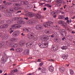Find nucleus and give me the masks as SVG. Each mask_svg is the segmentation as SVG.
<instances>
[{
    "mask_svg": "<svg viewBox=\"0 0 75 75\" xmlns=\"http://www.w3.org/2000/svg\"><path fill=\"white\" fill-rule=\"evenodd\" d=\"M18 46V45H17V44L16 43L14 44V48H16Z\"/></svg>",
    "mask_w": 75,
    "mask_h": 75,
    "instance_id": "35",
    "label": "nucleus"
},
{
    "mask_svg": "<svg viewBox=\"0 0 75 75\" xmlns=\"http://www.w3.org/2000/svg\"><path fill=\"white\" fill-rule=\"evenodd\" d=\"M32 43H27L26 44V47L27 48H30V47H32L33 45H32Z\"/></svg>",
    "mask_w": 75,
    "mask_h": 75,
    "instance_id": "10",
    "label": "nucleus"
},
{
    "mask_svg": "<svg viewBox=\"0 0 75 75\" xmlns=\"http://www.w3.org/2000/svg\"><path fill=\"white\" fill-rule=\"evenodd\" d=\"M10 50H12V51H14V49L13 48H11V49H10Z\"/></svg>",
    "mask_w": 75,
    "mask_h": 75,
    "instance_id": "48",
    "label": "nucleus"
},
{
    "mask_svg": "<svg viewBox=\"0 0 75 75\" xmlns=\"http://www.w3.org/2000/svg\"><path fill=\"white\" fill-rule=\"evenodd\" d=\"M43 64H44V63H40V66H42V65H43Z\"/></svg>",
    "mask_w": 75,
    "mask_h": 75,
    "instance_id": "44",
    "label": "nucleus"
},
{
    "mask_svg": "<svg viewBox=\"0 0 75 75\" xmlns=\"http://www.w3.org/2000/svg\"><path fill=\"white\" fill-rule=\"evenodd\" d=\"M56 28L57 30H60V27L57 25L56 26Z\"/></svg>",
    "mask_w": 75,
    "mask_h": 75,
    "instance_id": "33",
    "label": "nucleus"
},
{
    "mask_svg": "<svg viewBox=\"0 0 75 75\" xmlns=\"http://www.w3.org/2000/svg\"><path fill=\"white\" fill-rule=\"evenodd\" d=\"M65 20H68V17H66L65 18Z\"/></svg>",
    "mask_w": 75,
    "mask_h": 75,
    "instance_id": "46",
    "label": "nucleus"
},
{
    "mask_svg": "<svg viewBox=\"0 0 75 75\" xmlns=\"http://www.w3.org/2000/svg\"><path fill=\"white\" fill-rule=\"evenodd\" d=\"M3 8H4V7H3V6L0 5V10H3Z\"/></svg>",
    "mask_w": 75,
    "mask_h": 75,
    "instance_id": "36",
    "label": "nucleus"
},
{
    "mask_svg": "<svg viewBox=\"0 0 75 75\" xmlns=\"http://www.w3.org/2000/svg\"><path fill=\"white\" fill-rule=\"evenodd\" d=\"M44 27H47V25H44Z\"/></svg>",
    "mask_w": 75,
    "mask_h": 75,
    "instance_id": "57",
    "label": "nucleus"
},
{
    "mask_svg": "<svg viewBox=\"0 0 75 75\" xmlns=\"http://www.w3.org/2000/svg\"><path fill=\"white\" fill-rule=\"evenodd\" d=\"M75 18V16H74L73 17V18H72V19H74V18Z\"/></svg>",
    "mask_w": 75,
    "mask_h": 75,
    "instance_id": "60",
    "label": "nucleus"
},
{
    "mask_svg": "<svg viewBox=\"0 0 75 75\" xmlns=\"http://www.w3.org/2000/svg\"><path fill=\"white\" fill-rule=\"evenodd\" d=\"M45 4V3H41V4H40V5H43V4Z\"/></svg>",
    "mask_w": 75,
    "mask_h": 75,
    "instance_id": "55",
    "label": "nucleus"
},
{
    "mask_svg": "<svg viewBox=\"0 0 75 75\" xmlns=\"http://www.w3.org/2000/svg\"><path fill=\"white\" fill-rule=\"evenodd\" d=\"M67 58H68V54L64 53L63 55L62 58L63 59H67Z\"/></svg>",
    "mask_w": 75,
    "mask_h": 75,
    "instance_id": "11",
    "label": "nucleus"
},
{
    "mask_svg": "<svg viewBox=\"0 0 75 75\" xmlns=\"http://www.w3.org/2000/svg\"><path fill=\"white\" fill-rule=\"evenodd\" d=\"M20 19L21 20V18L16 17L13 19V21H20Z\"/></svg>",
    "mask_w": 75,
    "mask_h": 75,
    "instance_id": "17",
    "label": "nucleus"
},
{
    "mask_svg": "<svg viewBox=\"0 0 75 75\" xmlns=\"http://www.w3.org/2000/svg\"><path fill=\"white\" fill-rule=\"evenodd\" d=\"M48 61H50V62H51L52 61V62H54V60L52 59H49L48 60Z\"/></svg>",
    "mask_w": 75,
    "mask_h": 75,
    "instance_id": "41",
    "label": "nucleus"
},
{
    "mask_svg": "<svg viewBox=\"0 0 75 75\" xmlns=\"http://www.w3.org/2000/svg\"><path fill=\"white\" fill-rule=\"evenodd\" d=\"M23 31L24 32H25V33H30V32H31V28H26L25 29H23Z\"/></svg>",
    "mask_w": 75,
    "mask_h": 75,
    "instance_id": "8",
    "label": "nucleus"
},
{
    "mask_svg": "<svg viewBox=\"0 0 75 75\" xmlns=\"http://www.w3.org/2000/svg\"><path fill=\"white\" fill-rule=\"evenodd\" d=\"M24 18V19H25V20H27L28 19V18L25 17Z\"/></svg>",
    "mask_w": 75,
    "mask_h": 75,
    "instance_id": "50",
    "label": "nucleus"
},
{
    "mask_svg": "<svg viewBox=\"0 0 75 75\" xmlns=\"http://www.w3.org/2000/svg\"><path fill=\"white\" fill-rule=\"evenodd\" d=\"M19 44L21 46H23L25 44V42H23V41H21L20 42Z\"/></svg>",
    "mask_w": 75,
    "mask_h": 75,
    "instance_id": "22",
    "label": "nucleus"
},
{
    "mask_svg": "<svg viewBox=\"0 0 75 75\" xmlns=\"http://www.w3.org/2000/svg\"><path fill=\"white\" fill-rule=\"evenodd\" d=\"M28 38L32 41H36L37 40V36L33 33H30L28 36Z\"/></svg>",
    "mask_w": 75,
    "mask_h": 75,
    "instance_id": "1",
    "label": "nucleus"
},
{
    "mask_svg": "<svg viewBox=\"0 0 75 75\" xmlns=\"http://www.w3.org/2000/svg\"><path fill=\"white\" fill-rule=\"evenodd\" d=\"M61 48L62 50H67V47L66 46H63L61 47Z\"/></svg>",
    "mask_w": 75,
    "mask_h": 75,
    "instance_id": "27",
    "label": "nucleus"
},
{
    "mask_svg": "<svg viewBox=\"0 0 75 75\" xmlns=\"http://www.w3.org/2000/svg\"><path fill=\"white\" fill-rule=\"evenodd\" d=\"M53 23H54V22H52L51 21H48L47 23V27L48 28H50V27H51V25H50V24H53Z\"/></svg>",
    "mask_w": 75,
    "mask_h": 75,
    "instance_id": "9",
    "label": "nucleus"
},
{
    "mask_svg": "<svg viewBox=\"0 0 75 75\" xmlns=\"http://www.w3.org/2000/svg\"><path fill=\"white\" fill-rule=\"evenodd\" d=\"M57 17V16L56 15H55V16H53L54 18H55V17Z\"/></svg>",
    "mask_w": 75,
    "mask_h": 75,
    "instance_id": "58",
    "label": "nucleus"
},
{
    "mask_svg": "<svg viewBox=\"0 0 75 75\" xmlns=\"http://www.w3.org/2000/svg\"><path fill=\"white\" fill-rule=\"evenodd\" d=\"M45 6H47V7H51V6L50 5V4H46L45 5Z\"/></svg>",
    "mask_w": 75,
    "mask_h": 75,
    "instance_id": "31",
    "label": "nucleus"
},
{
    "mask_svg": "<svg viewBox=\"0 0 75 75\" xmlns=\"http://www.w3.org/2000/svg\"><path fill=\"white\" fill-rule=\"evenodd\" d=\"M69 21L68 20L67 21V23H68V24H69Z\"/></svg>",
    "mask_w": 75,
    "mask_h": 75,
    "instance_id": "54",
    "label": "nucleus"
},
{
    "mask_svg": "<svg viewBox=\"0 0 75 75\" xmlns=\"http://www.w3.org/2000/svg\"><path fill=\"white\" fill-rule=\"evenodd\" d=\"M18 13H21V11H18Z\"/></svg>",
    "mask_w": 75,
    "mask_h": 75,
    "instance_id": "61",
    "label": "nucleus"
},
{
    "mask_svg": "<svg viewBox=\"0 0 75 75\" xmlns=\"http://www.w3.org/2000/svg\"><path fill=\"white\" fill-rule=\"evenodd\" d=\"M4 38L5 40H7V38H8V35H4Z\"/></svg>",
    "mask_w": 75,
    "mask_h": 75,
    "instance_id": "30",
    "label": "nucleus"
},
{
    "mask_svg": "<svg viewBox=\"0 0 75 75\" xmlns=\"http://www.w3.org/2000/svg\"><path fill=\"white\" fill-rule=\"evenodd\" d=\"M32 75V74H31V73H30L28 74V75Z\"/></svg>",
    "mask_w": 75,
    "mask_h": 75,
    "instance_id": "64",
    "label": "nucleus"
},
{
    "mask_svg": "<svg viewBox=\"0 0 75 75\" xmlns=\"http://www.w3.org/2000/svg\"><path fill=\"white\" fill-rule=\"evenodd\" d=\"M38 69L39 70H41V68L40 67L39 68H38Z\"/></svg>",
    "mask_w": 75,
    "mask_h": 75,
    "instance_id": "63",
    "label": "nucleus"
},
{
    "mask_svg": "<svg viewBox=\"0 0 75 75\" xmlns=\"http://www.w3.org/2000/svg\"><path fill=\"white\" fill-rule=\"evenodd\" d=\"M69 71L70 74L71 75H73L74 74V72L73 71V70L72 69H69Z\"/></svg>",
    "mask_w": 75,
    "mask_h": 75,
    "instance_id": "19",
    "label": "nucleus"
},
{
    "mask_svg": "<svg viewBox=\"0 0 75 75\" xmlns=\"http://www.w3.org/2000/svg\"><path fill=\"white\" fill-rule=\"evenodd\" d=\"M28 16L29 17H33L34 16V14L33 13H29L28 14Z\"/></svg>",
    "mask_w": 75,
    "mask_h": 75,
    "instance_id": "13",
    "label": "nucleus"
},
{
    "mask_svg": "<svg viewBox=\"0 0 75 75\" xmlns=\"http://www.w3.org/2000/svg\"><path fill=\"white\" fill-rule=\"evenodd\" d=\"M14 32V30H11L10 32V33L11 34H12V33H13Z\"/></svg>",
    "mask_w": 75,
    "mask_h": 75,
    "instance_id": "49",
    "label": "nucleus"
},
{
    "mask_svg": "<svg viewBox=\"0 0 75 75\" xmlns=\"http://www.w3.org/2000/svg\"><path fill=\"white\" fill-rule=\"evenodd\" d=\"M55 1H56V3L58 4H59V3H61L62 2L61 0H55Z\"/></svg>",
    "mask_w": 75,
    "mask_h": 75,
    "instance_id": "28",
    "label": "nucleus"
},
{
    "mask_svg": "<svg viewBox=\"0 0 75 75\" xmlns=\"http://www.w3.org/2000/svg\"><path fill=\"white\" fill-rule=\"evenodd\" d=\"M36 17L37 18H41V16L39 14H37L36 16Z\"/></svg>",
    "mask_w": 75,
    "mask_h": 75,
    "instance_id": "29",
    "label": "nucleus"
},
{
    "mask_svg": "<svg viewBox=\"0 0 75 75\" xmlns=\"http://www.w3.org/2000/svg\"><path fill=\"white\" fill-rule=\"evenodd\" d=\"M17 23L19 24H24V21H21L20 20L17 22Z\"/></svg>",
    "mask_w": 75,
    "mask_h": 75,
    "instance_id": "21",
    "label": "nucleus"
},
{
    "mask_svg": "<svg viewBox=\"0 0 75 75\" xmlns=\"http://www.w3.org/2000/svg\"><path fill=\"white\" fill-rule=\"evenodd\" d=\"M11 40L13 42H16L17 40L16 38H13L11 39Z\"/></svg>",
    "mask_w": 75,
    "mask_h": 75,
    "instance_id": "25",
    "label": "nucleus"
},
{
    "mask_svg": "<svg viewBox=\"0 0 75 75\" xmlns=\"http://www.w3.org/2000/svg\"><path fill=\"white\" fill-rule=\"evenodd\" d=\"M13 70L14 71V72H16L18 71V70L17 69H16L15 70Z\"/></svg>",
    "mask_w": 75,
    "mask_h": 75,
    "instance_id": "43",
    "label": "nucleus"
},
{
    "mask_svg": "<svg viewBox=\"0 0 75 75\" xmlns=\"http://www.w3.org/2000/svg\"><path fill=\"white\" fill-rule=\"evenodd\" d=\"M57 46H54L53 47L54 50H56L57 49Z\"/></svg>",
    "mask_w": 75,
    "mask_h": 75,
    "instance_id": "37",
    "label": "nucleus"
},
{
    "mask_svg": "<svg viewBox=\"0 0 75 75\" xmlns=\"http://www.w3.org/2000/svg\"><path fill=\"white\" fill-rule=\"evenodd\" d=\"M41 60L40 59H38V61H37V62H41Z\"/></svg>",
    "mask_w": 75,
    "mask_h": 75,
    "instance_id": "45",
    "label": "nucleus"
},
{
    "mask_svg": "<svg viewBox=\"0 0 75 75\" xmlns=\"http://www.w3.org/2000/svg\"><path fill=\"white\" fill-rule=\"evenodd\" d=\"M61 13H62V14H64V12H61Z\"/></svg>",
    "mask_w": 75,
    "mask_h": 75,
    "instance_id": "59",
    "label": "nucleus"
},
{
    "mask_svg": "<svg viewBox=\"0 0 75 75\" xmlns=\"http://www.w3.org/2000/svg\"><path fill=\"white\" fill-rule=\"evenodd\" d=\"M54 67H52V66H50L49 67V70L50 71V72H52L54 71Z\"/></svg>",
    "mask_w": 75,
    "mask_h": 75,
    "instance_id": "12",
    "label": "nucleus"
},
{
    "mask_svg": "<svg viewBox=\"0 0 75 75\" xmlns=\"http://www.w3.org/2000/svg\"><path fill=\"white\" fill-rule=\"evenodd\" d=\"M2 72H3V71L0 70V74H1Z\"/></svg>",
    "mask_w": 75,
    "mask_h": 75,
    "instance_id": "56",
    "label": "nucleus"
},
{
    "mask_svg": "<svg viewBox=\"0 0 75 75\" xmlns=\"http://www.w3.org/2000/svg\"><path fill=\"white\" fill-rule=\"evenodd\" d=\"M36 28L37 30H42V29L43 28H42V27H41V26L40 25H38L36 26Z\"/></svg>",
    "mask_w": 75,
    "mask_h": 75,
    "instance_id": "16",
    "label": "nucleus"
},
{
    "mask_svg": "<svg viewBox=\"0 0 75 75\" xmlns=\"http://www.w3.org/2000/svg\"><path fill=\"white\" fill-rule=\"evenodd\" d=\"M59 24L62 25L63 27H66L67 26V24L65 23V22L63 21H60L59 22Z\"/></svg>",
    "mask_w": 75,
    "mask_h": 75,
    "instance_id": "5",
    "label": "nucleus"
},
{
    "mask_svg": "<svg viewBox=\"0 0 75 75\" xmlns=\"http://www.w3.org/2000/svg\"><path fill=\"white\" fill-rule=\"evenodd\" d=\"M59 70L61 72H63L64 71V68L63 67H60L59 68Z\"/></svg>",
    "mask_w": 75,
    "mask_h": 75,
    "instance_id": "20",
    "label": "nucleus"
},
{
    "mask_svg": "<svg viewBox=\"0 0 75 75\" xmlns=\"http://www.w3.org/2000/svg\"><path fill=\"white\" fill-rule=\"evenodd\" d=\"M47 10V8L45 7L44 8V11H45Z\"/></svg>",
    "mask_w": 75,
    "mask_h": 75,
    "instance_id": "52",
    "label": "nucleus"
},
{
    "mask_svg": "<svg viewBox=\"0 0 75 75\" xmlns=\"http://www.w3.org/2000/svg\"><path fill=\"white\" fill-rule=\"evenodd\" d=\"M54 34L56 35V36H57V35H58V33H57V32H56L54 33Z\"/></svg>",
    "mask_w": 75,
    "mask_h": 75,
    "instance_id": "47",
    "label": "nucleus"
},
{
    "mask_svg": "<svg viewBox=\"0 0 75 75\" xmlns=\"http://www.w3.org/2000/svg\"><path fill=\"white\" fill-rule=\"evenodd\" d=\"M45 71H46L45 68L44 67H43L41 71L43 73H45Z\"/></svg>",
    "mask_w": 75,
    "mask_h": 75,
    "instance_id": "24",
    "label": "nucleus"
},
{
    "mask_svg": "<svg viewBox=\"0 0 75 75\" xmlns=\"http://www.w3.org/2000/svg\"><path fill=\"white\" fill-rule=\"evenodd\" d=\"M7 11L8 13H13V12H15V11H14L13 10H7Z\"/></svg>",
    "mask_w": 75,
    "mask_h": 75,
    "instance_id": "23",
    "label": "nucleus"
},
{
    "mask_svg": "<svg viewBox=\"0 0 75 75\" xmlns=\"http://www.w3.org/2000/svg\"><path fill=\"white\" fill-rule=\"evenodd\" d=\"M23 50L21 48H18L15 49L16 51V52H23Z\"/></svg>",
    "mask_w": 75,
    "mask_h": 75,
    "instance_id": "7",
    "label": "nucleus"
},
{
    "mask_svg": "<svg viewBox=\"0 0 75 75\" xmlns=\"http://www.w3.org/2000/svg\"><path fill=\"white\" fill-rule=\"evenodd\" d=\"M21 35H22V36H24L25 35L24 34V33H21Z\"/></svg>",
    "mask_w": 75,
    "mask_h": 75,
    "instance_id": "53",
    "label": "nucleus"
},
{
    "mask_svg": "<svg viewBox=\"0 0 75 75\" xmlns=\"http://www.w3.org/2000/svg\"><path fill=\"white\" fill-rule=\"evenodd\" d=\"M47 45V44L46 43V42H42L39 44V45L41 48H46V47L45 46H46V45Z\"/></svg>",
    "mask_w": 75,
    "mask_h": 75,
    "instance_id": "3",
    "label": "nucleus"
},
{
    "mask_svg": "<svg viewBox=\"0 0 75 75\" xmlns=\"http://www.w3.org/2000/svg\"><path fill=\"white\" fill-rule=\"evenodd\" d=\"M11 74H14V70H12L11 71Z\"/></svg>",
    "mask_w": 75,
    "mask_h": 75,
    "instance_id": "42",
    "label": "nucleus"
},
{
    "mask_svg": "<svg viewBox=\"0 0 75 75\" xmlns=\"http://www.w3.org/2000/svg\"><path fill=\"white\" fill-rule=\"evenodd\" d=\"M51 14L52 16L55 15V12H51Z\"/></svg>",
    "mask_w": 75,
    "mask_h": 75,
    "instance_id": "38",
    "label": "nucleus"
},
{
    "mask_svg": "<svg viewBox=\"0 0 75 75\" xmlns=\"http://www.w3.org/2000/svg\"><path fill=\"white\" fill-rule=\"evenodd\" d=\"M8 26V25L5 24L3 25H2L1 26V28H7Z\"/></svg>",
    "mask_w": 75,
    "mask_h": 75,
    "instance_id": "14",
    "label": "nucleus"
},
{
    "mask_svg": "<svg viewBox=\"0 0 75 75\" xmlns=\"http://www.w3.org/2000/svg\"><path fill=\"white\" fill-rule=\"evenodd\" d=\"M19 34H20L19 31H16L12 34V35L14 37H16V36H18Z\"/></svg>",
    "mask_w": 75,
    "mask_h": 75,
    "instance_id": "6",
    "label": "nucleus"
},
{
    "mask_svg": "<svg viewBox=\"0 0 75 75\" xmlns=\"http://www.w3.org/2000/svg\"><path fill=\"white\" fill-rule=\"evenodd\" d=\"M57 12L58 13H61V11L60 10H57Z\"/></svg>",
    "mask_w": 75,
    "mask_h": 75,
    "instance_id": "51",
    "label": "nucleus"
},
{
    "mask_svg": "<svg viewBox=\"0 0 75 75\" xmlns=\"http://www.w3.org/2000/svg\"><path fill=\"white\" fill-rule=\"evenodd\" d=\"M46 33H49V31H47V32H46Z\"/></svg>",
    "mask_w": 75,
    "mask_h": 75,
    "instance_id": "62",
    "label": "nucleus"
},
{
    "mask_svg": "<svg viewBox=\"0 0 75 75\" xmlns=\"http://www.w3.org/2000/svg\"><path fill=\"white\" fill-rule=\"evenodd\" d=\"M14 44H12L10 45V46L11 47H13V48H14Z\"/></svg>",
    "mask_w": 75,
    "mask_h": 75,
    "instance_id": "40",
    "label": "nucleus"
},
{
    "mask_svg": "<svg viewBox=\"0 0 75 75\" xmlns=\"http://www.w3.org/2000/svg\"><path fill=\"white\" fill-rule=\"evenodd\" d=\"M23 3H24V4H25L27 5L28 4V2L27 1H23Z\"/></svg>",
    "mask_w": 75,
    "mask_h": 75,
    "instance_id": "34",
    "label": "nucleus"
},
{
    "mask_svg": "<svg viewBox=\"0 0 75 75\" xmlns=\"http://www.w3.org/2000/svg\"><path fill=\"white\" fill-rule=\"evenodd\" d=\"M42 37L41 38L42 40V41H47V40H49L50 36H48L47 35H43Z\"/></svg>",
    "mask_w": 75,
    "mask_h": 75,
    "instance_id": "2",
    "label": "nucleus"
},
{
    "mask_svg": "<svg viewBox=\"0 0 75 75\" xmlns=\"http://www.w3.org/2000/svg\"><path fill=\"white\" fill-rule=\"evenodd\" d=\"M24 53L25 55H28L29 54V49L26 50L24 52Z\"/></svg>",
    "mask_w": 75,
    "mask_h": 75,
    "instance_id": "15",
    "label": "nucleus"
},
{
    "mask_svg": "<svg viewBox=\"0 0 75 75\" xmlns=\"http://www.w3.org/2000/svg\"><path fill=\"white\" fill-rule=\"evenodd\" d=\"M14 6H17V7H19L21 6V4H13Z\"/></svg>",
    "mask_w": 75,
    "mask_h": 75,
    "instance_id": "26",
    "label": "nucleus"
},
{
    "mask_svg": "<svg viewBox=\"0 0 75 75\" xmlns=\"http://www.w3.org/2000/svg\"><path fill=\"white\" fill-rule=\"evenodd\" d=\"M21 27V25L17 24H14L11 26V27L13 29H15V28H20Z\"/></svg>",
    "mask_w": 75,
    "mask_h": 75,
    "instance_id": "4",
    "label": "nucleus"
},
{
    "mask_svg": "<svg viewBox=\"0 0 75 75\" xmlns=\"http://www.w3.org/2000/svg\"><path fill=\"white\" fill-rule=\"evenodd\" d=\"M58 18L59 19H62L64 18V16L60 15L59 16Z\"/></svg>",
    "mask_w": 75,
    "mask_h": 75,
    "instance_id": "32",
    "label": "nucleus"
},
{
    "mask_svg": "<svg viewBox=\"0 0 75 75\" xmlns=\"http://www.w3.org/2000/svg\"><path fill=\"white\" fill-rule=\"evenodd\" d=\"M14 10H19V8L18 7H14Z\"/></svg>",
    "mask_w": 75,
    "mask_h": 75,
    "instance_id": "39",
    "label": "nucleus"
},
{
    "mask_svg": "<svg viewBox=\"0 0 75 75\" xmlns=\"http://www.w3.org/2000/svg\"><path fill=\"white\" fill-rule=\"evenodd\" d=\"M6 58L4 57H3L1 58V60L2 62H6Z\"/></svg>",
    "mask_w": 75,
    "mask_h": 75,
    "instance_id": "18",
    "label": "nucleus"
}]
</instances>
